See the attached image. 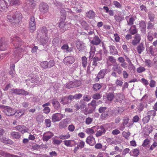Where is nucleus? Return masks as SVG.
<instances>
[{
    "label": "nucleus",
    "instance_id": "nucleus-1",
    "mask_svg": "<svg viewBox=\"0 0 157 157\" xmlns=\"http://www.w3.org/2000/svg\"><path fill=\"white\" fill-rule=\"evenodd\" d=\"M12 43L13 44L15 48L13 50V55L15 57H21L22 55L21 53L23 52L24 50L22 48H20L23 44L21 39L17 36L11 37Z\"/></svg>",
    "mask_w": 157,
    "mask_h": 157
},
{
    "label": "nucleus",
    "instance_id": "nucleus-2",
    "mask_svg": "<svg viewBox=\"0 0 157 157\" xmlns=\"http://www.w3.org/2000/svg\"><path fill=\"white\" fill-rule=\"evenodd\" d=\"M8 20L10 22L19 23L22 19L21 14L19 13H16L14 14L11 12L8 13L7 16Z\"/></svg>",
    "mask_w": 157,
    "mask_h": 157
},
{
    "label": "nucleus",
    "instance_id": "nucleus-3",
    "mask_svg": "<svg viewBox=\"0 0 157 157\" xmlns=\"http://www.w3.org/2000/svg\"><path fill=\"white\" fill-rule=\"evenodd\" d=\"M42 34L40 37V41L42 44L44 45L48 41V36L47 30L45 27L42 28L41 30Z\"/></svg>",
    "mask_w": 157,
    "mask_h": 157
},
{
    "label": "nucleus",
    "instance_id": "nucleus-4",
    "mask_svg": "<svg viewBox=\"0 0 157 157\" xmlns=\"http://www.w3.org/2000/svg\"><path fill=\"white\" fill-rule=\"evenodd\" d=\"M10 5V2L9 0H0V10L3 12L7 11Z\"/></svg>",
    "mask_w": 157,
    "mask_h": 157
},
{
    "label": "nucleus",
    "instance_id": "nucleus-5",
    "mask_svg": "<svg viewBox=\"0 0 157 157\" xmlns=\"http://www.w3.org/2000/svg\"><path fill=\"white\" fill-rule=\"evenodd\" d=\"M10 94L14 93L17 94H22L25 95H28L29 93L25 90L17 89H12L10 90Z\"/></svg>",
    "mask_w": 157,
    "mask_h": 157
},
{
    "label": "nucleus",
    "instance_id": "nucleus-6",
    "mask_svg": "<svg viewBox=\"0 0 157 157\" xmlns=\"http://www.w3.org/2000/svg\"><path fill=\"white\" fill-rule=\"evenodd\" d=\"M96 127V129H98V131L95 134L96 137H98L105 134L106 130L103 125Z\"/></svg>",
    "mask_w": 157,
    "mask_h": 157
},
{
    "label": "nucleus",
    "instance_id": "nucleus-7",
    "mask_svg": "<svg viewBox=\"0 0 157 157\" xmlns=\"http://www.w3.org/2000/svg\"><path fill=\"white\" fill-rule=\"evenodd\" d=\"M39 9L41 12L46 13L48 12V6L46 3L42 2L39 5Z\"/></svg>",
    "mask_w": 157,
    "mask_h": 157
},
{
    "label": "nucleus",
    "instance_id": "nucleus-8",
    "mask_svg": "<svg viewBox=\"0 0 157 157\" xmlns=\"http://www.w3.org/2000/svg\"><path fill=\"white\" fill-rule=\"evenodd\" d=\"M65 116V115L64 114H63L60 113H55L52 116V121L53 122L59 121Z\"/></svg>",
    "mask_w": 157,
    "mask_h": 157
},
{
    "label": "nucleus",
    "instance_id": "nucleus-9",
    "mask_svg": "<svg viewBox=\"0 0 157 157\" xmlns=\"http://www.w3.org/2000/svg\"><path fill=\"white\" fill-rule=\"evenodd\" d=\"M29 29L31 32H33L36 29V22L34 17L32 16L30 18L29 21Z\"/></svg>",
    "mask_w": 157,
    "mask_h": 157
},
{
    "label": "nucleus",
    "instance_id": "nucleus-10",
    "mask_svg": "<svg viewBox=\"0 0 157 157\" xmlns=\"http://www.w3.org/2000/svg\"><path fill=\"white\" fill-rule=\"evenodd\" d=\"M3 112L6 115L8 116H13L15 114V110L9 107L5 108L3 110Z\"/></svg>",
    "mask_w": 157,
    "mask_h": 157
},
{
    "label": "nucleus",
    "instance_id": "nucleus-11",
    "mask_svg": "<svg viewBox=\"0 0 157 157\" xmlns=\"http://www.w3.org/2000/svg\"><path fill=\"white\" fill-rule=\"evenodd\" d=\"M15 128L16 130L21 132L22 134L27 132L29 130L28 128L23 125H17Z\"/></svg>",
    "mask_w": 157,
    "mask_h": 157
},
{
    "label": "nucleus",
    "instance_id": "nucleus-12",
    "mask_svg": "<svg viewBox=\"0 0 157 157\" xmlns=\"http://www.w3.org/2000/svg\"><path fill=\"white\" fill-rule=\"evenodd\" d=\"M75 61L74 58L72 56H67L65 57L63 60L64 64L68 65L73 63Z\"/></svg>",
    "mask_w": 157,
    "mask_h": 157
},
{
    "label": "nucleus",
    "instance_id": "nucleus-13",
    "mask_svg": "<svg viewBox=\"0 0 157 157\" xmlns=\"http://www.w3.org/2000/svg\"><path fill=\"white\" fill-rule=\"evenodd\" d=\"M76 47L79 51L83 52L86 49V46L84 43L81 41H77L76 44Z\"/></svg>",
    "mask_w": 157,
    "mask_h": 157
},
{
    "label": "nucleus",
    "instance_id": "nucleus-14",
    "mask_svg": "<svg viewBox=\"0 0 157 157\" xmlns=\"http://www.w3.org/2000/svg\"><path fill=\"white\" fill-rule=\"evenodd\" d=\"M74 107L78 110L80 109H85L86 108V105L85 104V102L82 101H80V102L75 104Z\"/></svg>",
    "mask_w": 157,
    "mask_h": 157
},
{
    "label": "nucleus",
    "instance_id": "nucleus-15",
    "mask_svg": "<svg viewBox=\"0 0 157 157\" xmlns=\"http://www.w3.org/2000/svg\"><path fill=\"white\" fill-rule=\"evenodd\" d=\"M86 142L91 146H94L96 143L95 138L92 136H90L86 139Z\"/></svg>",
    "mask_w": 157,
    "mask_h": 157
},
{
    "label": "nucleus",
    "instance_id": "nucleus-16",
    "mask_svg": "<svg viewBox=\"0 0 157 157\" xmlns=\"http://www.w3.org/2000/svg\"><path fill=\"white\" fill-rule=\"evenodd\" d=\"M91 44L94 45H98L101 42V40L98 36H94L92 40H90Z\"/></svg>",
    "mask_w": 157,
    "mask_h": 157
},
{
    "label": "nucleus",
    "instance_id": "nucleus-17",
    "mask_svg": "<svg viewBox=\"0 0 157 157\" xmlns=\"http://www.w3.org/2000/svg\"><path fill=\"white\" fill-rule=\"evenodd\" d=\"M7 47V44L4 39L2 38L0 40V51L6 50Z\"/></svg>",
    "mask_w": 157,
    "mask_h": 157
},
{
    "label": "nucleus",
    "instance_id": "nucleus-18",
    "mask_svg": "<svg viewBox=\"0 0 157 157\" xmlns=\"http://www.w3.org/2000/svg\"><path fill=\"white\" fill-rule=\"evenodd\" d=\"M124 98V96L120 93H116L114 95L115 102H121Z\"/></svg>",
    "mask_w": 157,
    "mask_h": 157
},
{
    "label": "nucleus",
    "instance_id": "nucleus-19",
    "mask_svg": "<svg viewBox=\"0 0 157 157\" xmlns=\"http://www.w3.org/2000/svg\"><path fill=\"white\" fill-rule=\"evenodd\" d=\"M140 35L139 34H136L135 36L134 39L132 40V44L133 45H136L140 42Z\"/></svg>",
    "mask_w": 157,
    "mask_h": 157
},
{
    "label": "nucleus",
    "instance_id": "nucleus-20",
    "mask_svg": "<svg viewBox=\"0 0 157 157\" xmlns=\"http://www.w3.org/2000/svg\"><path fill=\"white\" fill-rule=\"evenodd\" d=\"M112 69L113 71H116L118 74H120L122 73L123 69L118 64H114L113 65Z\"/></svg>",
    "mask_w": 157,
    "mask_h": 157
},
{
    "label": "nucleus",
    "instance_id": "nucleus-21",
    "mask_svg": "<svg viewBox=\"0 0 157 157\" xmlns=\"http://www.w3.org/2000/svg\"><path fill=\"white\" fill-rule=\"evenodd\" d=\"M64 145L67 147H72L77 144L74 140H65L63 141Z\"/></svg>",
    "mask_w": 157,
    "mask_h": 157
},
{
    "label": "nucleus",
    "instance_id": "nucleus-22",
    "mask_svg": "<svg viewBox=\"0 0 157 157\" xmlns=\"http://www.w3.org/2000/svg\"><path fill=\"white\" fill-rule=\"evenodd\" d=\"M69 121V119H66L63 120L59 124V127L60 128H65L67 126V125Z\"/></svg>",
    "mask_w": 157,
    "mask_h": 157
},
{
    "label": "nucleus",
    "instance_id": "nucleus-23",
    "mask_svg": "<svg viewBox=\"0 0 157 157\" xmlns=\"http://www.w3.org/2000/svg\"><path fill=\"white\" fill-rule=\"evenodd\" d=\"M96 128V126H95L90 128H87L85 130V132L88 135L90 136L95 133Z\"/></svg>",
    "mask_w": 157,
    "mask_h": 157
},
{
    "label": "nucleus",
    "instance_id": "nucleus-24",
    "mask_svg": "<svg viewBox=\"0 0 157 157\" xmlns=\"http://www.w3.org/2000/svg\"><path fill=\"white\" fill-rule=\"evenodd\" d=\"M47 133L48 134V135H45V133H44L42 138L43 140L46 142L48 141L54 135L51 132H48Z\"/></svg>",
    "mask_w": 157,
    "mask_h": 157
},
{
    "label": "nucleus",
    "instance_id": "nucleus-25",
    "mask_svg": "<svg viewBox=\"0 0 157 157\" xmlns=\"http://www.w3.org/2000/svg\"><path fill=\"white\" fill-rule=\"evenodd\" d=\"M70 25L69 23H66L65 22H61L59 23V26L61 29L65 31L67 30L68 28H69Z\"/></svg>",
    "mask_w": 157,
    "mask_h": 157
},
{
    "label": "nucleus",
    "instance_id": "nucleus-26",
    "mask_svg": "<svg viewBox=\"0 0 157 157\" xmlns=\"http://www.w3.org/2000/svg\"><path fill=\"white\" fill-rule=\"evenodd\" d=\"M36 5V3L33 0H30L29 3L28 4L26 7L29 9H33L34 8Z\"/></svg>",
    "mask_w": 157,
    "mask_h": 157
},
{
    "label": "nucleus",
    "instance_id": "nucleus-27",
    "mask_svg": "<svg viewBox=\"0 0 157 157\" xmlns=\"http://www.w3.org/2000/svg\"><path fill=\"white\" fill-rule=\"evenodd\" d=\"M106 72V69L101 70L98 73L97 77L98 79L103 78Z\"/></svg>",
    "mask_w": 157,
    "mask_h": 157
},
{
    "label": "nucleus",
    "instance_id": "nucleus-28",
    "mask_svg": "<svg viewBox=\"0 0 157 157\" xmlns=\"http://www.w3.org/2000/svg\"><path fill=\"white\" fill-rule=\"evenodd\" d=\"M10 136L11 138L12 139H19L21 137L20 133L15 132H11Z\"/></svg>",
    "mask_w": 157,
    "mask_h": 157
},
{
    "label": "nucleus",
    "instance_id": "nucleus-29",
    "mask_svg": "<svg viewBox=\"0 0 157 157\" xmlns=\"http://www.w3.org/2000/svg\"><path fill=\"white\" fill-rule=\"evenodd\" d=\"M90 58H92L94 56L95 52L96 51L95 47L94 45H90Z\"/></svg>",
    "mask_w": 157,
    "mask_h": 157
},
{
    "label": "nucleus",
    "instance_id": "nucleus-30",
    "mask_svg": "<svg viewBox=\"0 0 157 157\" xmlns=\"http://www.w3.org/2000/svg\"><path fill=\"white\" fill-rule=\"evenodd\" d=\"M2 142L6 144H12L13 143V142L10 139L7 138L5 137H2L1 139Z\"/></svg>",
    "mask_w": 157,
    "mask_h": 157
},
{
    "label": "nucleus",
    "instance_id": "nucleus-31",
    "mask_svg": "<svg viewBox=\"0 0 157 157\" xmlns=\"http://www.w3.org/2000/svg\"><path fill=\"white\" fill-rule=\"evenodd\" d=\"M0 155L6 157H19L18 156L16 155L5 152L2 150H0Z\"/></svg>",
    "mask_w": 157,
    "mask_h": 157
},
{
    "label": "nucleus",
    "instance_id": "nucleus-32",
    "mask_svg": "<svg viewBox=\"0 0 157 157\" xmlns=\"http://www.w3.org/2000/svg\"><path fill=\"white\" fill-rule=\"evenodd\" d=\"M126 19L127 20V24L129 25H133V22L135 20L134 17L132 16L130 17H126Z\"/></svg>",
    "mask_w": 157,
    "mask_h": 157
},
{
    "label": "nucleus",
    "instance_id": "nucleus-33",
    "mask_svg": "<svg viewBox=\"0 0 157 157\" xmlns=\"http://www.w3.org/2000/svg\"><path fill=\"white\" fill-rule=\"evenodd\" d=\"M136 49L139 54H141L144 50V44L140 43L136 47Z\"/></svg>",
    "mask_w": 157,
    "mask_h": 157
},
{
    "label": "nucleus",
    "instance_id": "nucleus-34",
    "mask_svg": "<svg viewBox=\"0 0 157 157\" xmlns=\"http://www.w3.org/2000/svg\"><path fill=\"white\" fill-rule=\"evenodd\" d=\"M139 151L138 149L136 148L132 150L129 152V154L131 156H137L139 154Z\"/></svg>",
    "mask_w": 157,
    "mask_h": 157
},
{
    "label": "nucleus",
    "instance_id": "nucleus-35",
    "mask_svg": "<svg viewBox=\"0 0 157 157\" xmlns=\"http://www.w3.org/2000/svg\"><path fill=\"white\" fill-rule=\"evenodd\" d=\"M77 20L79 22V23L84 27L85 26L87 25V24L86 22L83 20V18L77 16L76 18Z\"/></svg>",
    "mask_w": 157,
    "mask_h": 157
},
{
    "label": "nucleus",
    "instance_id": "nucleus-36",
    "mask_svg": "<svg viewBox=\"0 0 157 157\" xmlns=\"http://www.w3.org/2000/svg\"><path fill=\"white\" fill-rule=\"evenodd\" d=\"M114 93L109 92L106 94V99L107 100L111 101L114 99Z\"/></svg>",
    "mask_w": 157,
    "mask_h": 157
},
{
    "label": "nucleus",
    "instance_id": "nucleus-37",
    "mask_svg": "<svg viewBox=\"0 0 157 157\" xmlns=\"http://www.w3.org/2000/svg\"><path fill=\"white\" fill-rule=\"evenodd\" d=\"M86 16L89 19H93L95 16L94 12L92 10H90L88 12L86 13Z\"/></svg>",
    "mask_w": 157,
    "mask_h": 157
},
{
    "label": "nucleus",
    "instance_id": "nucleus-38",
    "mask_svg": "<svg viewBox=\"0 0 157 157\" xmlns=\"http://www.w3.org/2000/svg\"><path fill=\"white\" fill-rule=\"evenodd\" d=\"M109 48L110 53L111 55H114L117 54V51L115 47L113 46H110Z\"/></svg>",
    "mask_w": 157,
    "mask_h": 157
},
{
    "label": "nucleus",
    "instance_id": "nucleus-39",
    "mask_svg": "<svg viewBox=\"0 0 157 157\" xmlns=\"http://www.w3.org/2000/svg\"><path fill=\"white\" fill-rule=\"evenodd\" d=\"M145 105V103L143 102H141L138 103L137 108L139 112H141L143 110Z\"/></svg>",
    "mask_w": 157,
    "mask_h": 157
},
{
    "label": "nucleus",
    "instance_id": "nucleus-40",
    "mask_svg": "<svg viewBox=\"0 0 157 157\" xmlns=\"http://www.w3.org/2000/svg\"><path fill=\"white\" fill-rule=\"evenodd\" d=\"M52 104L54 108L57 109L60 108V105L59 102L57 101L53 100L52 102Z\"/></svg>",
    "mask_w": 157,
    "mask_h": 157
},
{
    "label": "nucleus",
    "instance_id": "nucleus-41",
    "mask_svg": "<svg viewBox=\"0 0 157 157\" xmlns=\"http://www.w3.org/2000/svg\"><path fill=\"white\" fill-rule=\"evenodd\" d=\"M60 102L63 105H66L69 103V101L67 97L65 96L62 97L61 98Z\"/></svg>",
    "mask_w": 157,
    "mask_h": 157
},
{
    "label": "nucleus",
    "instance_id": "nucleus-42",
    "mask_svg": "<svg viewBox=\"0 0 157 157\" xmlns=\"http://www.w3.org/2000/svg\"><path fill=\"white\" fill-rule=\"evenodd\" d=\"M70 135L69 134H62L59 135L58 138L62 140H65L69 139L70 137Z\"/></svg>",
    "mask_w": 157,
    "mask_h": 157
},
{
    "label": "nucleus",
    "instance_id": "nucleus-43",
    "mask_svg": "<svg viewBox=\"0 0 157 157\" xmlns=\"http://www.w3.org/2000/svg\"><path fill=\"white\" fill-rule=\"evenodd\" d=\"M24 112L21 110H18L16 111H15L14 115L16 117H20L24 115Z\"/></svg>",
    "mask_w": 157,
    "mask_h": 157
},
{
    "label": "nucleus",
    "instance_id": "nucleus-44",
    "mask_svg": "<svg viewBox=\"0 0 157 157\" xmlns=\"http://www.w3.org/2000/svg\"><path fill=\"white\" fill-rule=\"evenodd\" d=\"M139 25L141 31H142L145 30L146 27V24L144 21H140L139 23Z\"/></svg>",
    "mask_w": 157,
    "mask_h": 157
},
{
    "label": "nucleus",
    "instance_id": "nucleus-45",
    "mask_svg": "<svg viewBox=\"0 0 157 157\" xmlns=\"http://www.w3.org/2000/svg\"><path fill=\"white\" fill-rule=\"evenodd\" d=\"M87 58L85 56H83L82 58V63L83 67H86L87 63Z\"/></svg>",
    "mask_w": 157,
    "mask_h": 157
},
{
    "label": "nucleus",
    "instance_id": "nucleus-46",
    "mask_svg": "<svg viewBox=\"0 0 157 157\" xmlns=\"http://www.w3.org/2000/svg\"><path fill=\"white\" fill-rule=\"evenodd\" d=\"M92 60V66L94 67V68L97 66L98 65L97 62L100 61V59H98L96 57H94V58H93Z\"/></svg>",
    "mask_w": 157,
    "mask_h": 157
},
{
    "label": "nucleus",
    "instance_id": "nucleus-47",
    "mask_svg": "<svg viewBox=\"0 0 157 157\" xmlns=\"http://www.w3.org/2000/svg\"><path fill=\"white\" fill-rule=\"evenodd\" d=\"M130 33L132 35H134L137 32V31L135 25L132 26L129 30Z\"/></svg>",
    "mask_w": 157,
    "mask_h": 157
},
{
    "label": "nucleus",
    "instance_id": "nucleus-48",
    "mask_svg": "<svg viewBox=\"0 0 157 157\" xmlns=\"http://www.w3.org/2000/svg\"><path fill=\"white\" fill-rule=\"evenodd\" d=\"M62 142L61 140L56 139L55 138L53 139L52 144L54 145H59Z\"/></svg>",
    "mask_w": 157,
    "mask_h": 157
},
{
    "label": "nucleus",
    "instance_id": "nucleus-49",
    "mask_svg": "<svg viewBox=\"0 0 157 157\" xmlns=\"http://www.w3.org/2000/svg\"><path fill=\"white\" fill-rule=\"evenodd\" d=\"M102 94L99 93H96L93 95L92 98L95 99H99L101 97Z\"/></svg>",
    "mask_w": 157,
    "mask_h": 157
},
{
    "label": "nucleus",
    "instance_id": "nucleus-50",
    "mask_svg": "<svg viewBox=\"0 0 157 157\" xmlns=\"http://www.w3.org/2000/svg\"><path fill=\"white\" fill-rule=\"evenodd\" d=\"M113 4L117 8L121 9L122 7V5L118 2L116 1H114L113 2Z\"/></svg>",
    "mask_w": 157,
    "mask_h": 157
},
{
    "label": "nucleus",
    "instance_id": "nucleus-51",
    "mask_svg": "<svg viewBox=\"0 0 157 157\" xmlns=\"http://www.w3.org/2000/svg\"><path fill=\"white\" fill-rule=\"evenodd\" d=\"M77 146L80 148V149H82L83 148L85 145V142L81 140L79 142L77 143Z\"/></svg>",
    "mask_w": 157,
    "mask_h": 157
},
{
    "label": "nucleus",
    "instance_id": "nucleus-52",
    "mask_svg": "<svg viewBox=\"0 0 157 157\" xmlns=\"http://www.w3.org/2000/svg\"><path fill=\"white\" fill-rule=\"evenodd\" d=\"M40 65L44 68H48V62L47 61L42 62L40 63Z\"/></svg>",
    "mask_w": 157,
    "mask_h": 157
},
{
    "label": "nucleus",
    "instance_id": "nucleus-53",
    "mask_svg": "<svg viewBox=\"0 0 157 157\" xmlns=\"http://www.w3.org/2000/svg\"><path fill=\"white\" fill-rule=\"evenodd\" d=\"M107 60L108 61L112 63H114L116 62V59L113 57L112 56H109L107 58Z\"/></svg>",
    "mask_w": 157,
    "mask_h": 157
},
{
    "label": "nucleus",
    "instance_id": "nucleus-54",
    "mask_svg": "<svg viewBox=\"0 0 157 157\" xmlns=\"http://www.w3.org/2000/svg\"><path fill=\"white\" fill-rule=\"evenodd\" d=\"M40 79L39 77L37 76H35L34 78H32L31 79V82L33 83H37L39 82Z\"/></svg>",
    "mask_w": 157,
    "mask_h": 157
},
{
    "label": "nucleus",
    "instance_id": "nucleus-55",
    "mask_svg": "<svg viewBox=\"0 0 157 157\" xmlns=\"http://www.w3.org/2000/svg\"><path fill=\"white\" fill-rule=\"evenodd\" d=\"M72 82H73V83L75 87L79 86L81 84V81L79 80L74 81Z\"/></svg>",
    "mask_w": 157,
    "mask_h": 157
},
{
    "label": "nucleus",
    "instance_id": "nucleus-56",
    "mask_svg": "<svg viewBox=\"0 0 157 157\" xmlns=\"http://www.w3.org/2000/svg\"><path fill=\"white\" fill-rule=\"evenodd\" d=\"M147 116H149L150 118L151 117L155 116L156 115L155 111V110L148 111L147 113Z\"/></svg>",
    "mask_w": 157,
    "mask_h": 157
},
{
    "label": "nucleus",
    "instance_id": "nucleus-57",
    "mask_svg": "<svg viewBox=\"0 0 157 157\" xmlns=\"http://www.w3.org/2000/svg\"><path fill=\"white\" fill-rule=\"evenodd\" d=\"M36 119L39 123H40L42 122L44 119L43 117L41 115H38L36 116Z\"/></svg>",
    "mask_w": 157,
    "mask_h": 157
},
{
    "label": "nucleus",
    "instance_id": "nucleus-58",
    "mask_svg": "<svg viewBox=\"0 0 157 157\" xmlns=\"http://www.w3.org/2000/svg\"><path fill=\"white\" fill-rule=\"evenodd\" d=\"M91 99V97L89 95H84L83 97V100L87 102H88Z\"/></svg>",
    "mask_w": 157,
    "mask_h": 157
},
{
    "label": "nucleus",
    "instance_id": "nucleus-59",
    "mask_svg": "<svg viewBox=\"0 0 157 157\" xmlns=\"http://www.w3.org/2000/svg\"><path fill=\"white\" fill-rule=\"evenodd\" d=\"M128 68L130 71L132 70H134L135 69V66L133 65L132 63H128Z\"/></svg>",
    "mask_w": 157,
    "mask_h": 157
},
{
    "label": "nucleus",
    "instance_id": "nucleus-60",
    "mask_svg": "<svg viewBox=\"0 0 157 157\" xmlns=\"http://www.w3.org/2000/svg\"><path fill=\"white\" fill-rule=\"evenodd\" d=\"M88 105L92 106V108L94 109L96 108V107L97 105L96 103V101L94 100H92L91 102Z\"/></svg>",
    "mask_w": 157,
    "mask_h": 157
},
{
    "label": "nucleus",
    "instance_id": "nucleus-61",
    "mask_svg": "<svg viewBox=\"0 0 157 157\" xmlns=\"http://www.w3.org/2000/svg\"><path fill=\"white\" fill-rule=\"evenodd\" d=\"M157 146V142L154 141L149 148V150L151 151Z\"/></svg>",
    "mask_w": 157,
    "mask_h": 157
},
{
    "label": "nucleus",
    "instance_id": "nucleus-62",
    "mask_svg": "<svg viewBox=\"0 0 157 157\" xmlns=\"http://www.w3.org/2000/svg\"><path fill=\"white\" fill-rule=\"evenodd\" d=\"M101 87V85L98 83L95 84L93 86V88L95 90H98Z\"/></svg>",
    "mask_w": 157,
    "mask_h": 157
},
{
    "label": "nucleus",
    "instance_id": "nucleus-63",
    "mask_svg": "<svg viewBox=\"0 0 157 157\" xmlns=\"http://www.w3.org/2000/svg\"><path fill=\"white\" fill-rule=\"evenodd\" d=\"M66 87L68 89L75 87L74 86V84L73 83V82L72 81H71L69 82L66 85Z\"/></svg>",
    "mask_w": 157,
    "mask_h": 157
},
{
    "label": "nucleus",
    "instance_id": "nucleus-64",
    "mask_svg": "<svg viewBox=\"0 0 157 157\" xmlns=\"http://www.w3.org/2000/svg\"><path fill=\"white\" fill-rule=\"evenodd\" d=\"M145 68L143 67H140L137 69V71L138 73H141L145 71Z\"/></svg>",
    "mask_w": 157,
    "mask_h": 157
}]
</instances>
